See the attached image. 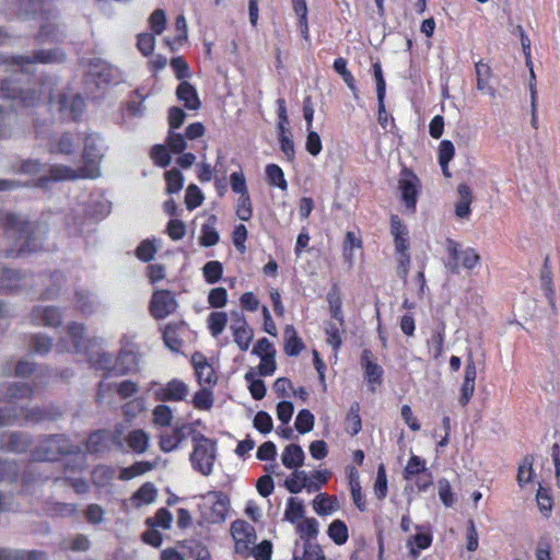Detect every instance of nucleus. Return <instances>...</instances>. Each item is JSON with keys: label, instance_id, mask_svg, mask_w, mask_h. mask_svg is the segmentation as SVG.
Wrapping results in <instances>:
<instances>
[{"label": "nucleus", "instance_id": "obj_1", "mask_svg": "<svg viewBox=\"0 0 560 560\" xmlns=\"http://www.w3.org/2000/svg\"><path fill=\"white\" fill-rule=\"evenodd\" d=\"M101 141V138L97 137ZM94 142L96 139L89 136L85 140V148L83 153L84 166L80 170H73L63 165H54L50 168V178L56 182L72 180L80 177L94 178L101 175V160L102 155L96 153Z\"/></svg>", "mask_w": 560, "mask_h": 560}, {"label": "nucleus", "instance_id": "obj_2", "mask_svg": "<svg viewBox=\"0 0 560 560\" xmlns=\"http://www.w3.org/2000/svg\"><path fill=\"white\" fill-rule=\"evenodd\" d=\"M192 452L189 460L191 467L202 476L212 474L217 457V441L201 432L191 430Z\"/></svg>", "mask_w": 560, "mask_h": 560}, {"label": "nucleus", "instance_id": "obj_3", "mask_svg": "<svg viewBox=\"0 0 560 560\" xmlns=\"http://www.w3.org/2000/svg\"><path fill=\"white\" fill-rule=\"evenodd\" d=\"M0 225L4 229L9 240L14 242L11 253H24L34 249L31 245L32 225L25 219L10 212L0 211Z\"/></svg>", "mask_w": 560, "mask_h": 560}, {"label": "nucleus", "instance_id": "obj_4", "mask_svg": "<svg viewBox=\"0 0 560 560\" xmlns=\"http://www.w3.org/2000/svg\"><path fill=\"white\" fill-rule=\"evenodd\" d=\"M445 250L447 254V261L445 268L453 275H458L460 267L466 270H472L480 265L481 258L476 249L467 247L462 249L460 243L447 237L445 241Z\"/></svg>", "mask_w": 560, "mask_h": 560}, {"label": "nucleus", "instance_id": "obj_5", "mask_svg": "<svg viewBox=\"0 0 560 560\" xmlns=\"http://www.w3.org/2000/svg\"><path fill=\"white\" fill-rule=\"evenodd\" d=\"M390 234L394 238L395 250L397 254V271L400 277H407L410 266L409 254V231L406 224L397 214H392Z\"/></svg>", "mask_w": 560, "mask_h": 560}, {"label": "nucleus", "instance_id": "obj_6", "mask_svg": "<svg viewBox=\"0 0 560 560\" xmlns=\"http://www.w3.org/2000/svg\"><path fill=\"white\" fill-rule=\"evenodd\" d=\"M141 354L135 345L120 348L114 360L107 358V377L136 374L140 371Z\"/></svg>", "mask_w": 560, "mask_h": 560}, {"label": "nucleus", "instance_id": "obj_7", "mask_svg": "<svg viewBox=\"0 0 560 560\" xmlns=\"http://www.w3.org/2000/svg\"><path fill=\"white\" fill-rule=\"evenodd\" d=\"M51 110L59 115L63 121H77L82 115L85 104L80 94L60 92L50 101Z\"/></svg>", "mask_w": 560, "mask_h": 560}, {"label": "nucleus", "instance_id": "obj_8", "mask_svg": "<svg viewBox=\"0 0 560 560\" xmlns=\"http://www.w3.org/2000/svg\"><path fill=\"white\" fill-rule=\"evenodd\" d=\"M404 479L415 480L420 491L428 490L433 483V475L427 468V462L418 455L411 454L402 471Z\"/></svg>", "mask_w": 560, "mask_h": 560}, {"label": "nucleus", "instance_id": "obj_9", "mask_svg": "<svg viewBox=\"0 0 560 560\" xmlns=\"http://www.w3.org/2000/svg\"><path fill=\"white\" fill-rule=\"evenodd\" d=\"M73 452L70 441L63 435L49 436L33 452L34 460H55L61 454Z\"/></svg>", "mask_w": 560, "mask_h": 560}, {"label": "nucleus", "instance_id": "obj_10", "mask_svg": "<svg viewBox=\"0 0 560 560\" xmlns=\"http://www.w3.org/2000/svg\"><path fill=\"white\" fill-rule=\"evenodd\" d=\"M398 189L400 191L401 202L406 209L410 213H415L421 189L419 177L411 170L405 167L401 172V178L398 182Z\"/></svg>", "mask_w": 560, "mask_h": 560}, {"label": "nucleus", "instance_id": "obj_11", "mask_svg": "<svg viewBox=\"0 0 560 560\" xmlns=\"http://www.w3.org/2000/svg\"><path fill=\"white\" fill-rule=\"evenodd\" d=\"M67 335L72 343V349L75 352H85L89 357V361L93 365L102 366L101 359H94V348H101V345L97 343L95 340H92L90 338H85L84 336V328L83 326L72 323L67 328Z\"/></svg>", "mask_w": 560, "mask_h": 560}, {"label": "nucleus", "instance_id": "obj_12", "mask_svg": "<svg viewBox=\"0 0 560 560\" xmlns=\"http://www.w3.org/2000/svg\"><path fill=\"white\" fill-rule=\"evenodd\" d=\"M177 307L178 303L172 291L161 289L153 292L149 306L153 318L158 320L164 319L175 313Z\"/></svg>", "mask_w": 560, "mask_h": 560}, {"label": "nucleus", "instance_id": "obj_13", "mask_svg": "<svg viewBox=\"0 0 560 560\" xmlns=\"http://www.w3.org/2000/svg\"><path fill=\"white\" fill-rule=\"evenodd\" d=\"M190 329L186 322L176 320L167 323L162 331L164 345L173 352H179Z\"/></svg>", "mask_w": 560, "mask_h": 560}, {"label": "nucleus", "instance_id": "obj_14", "mask_svg": "<svg viewBox=\"0 0 560 560\" xmlns=\"http://www.w3.org/2000/svg\"><path fill=\"white\" fill-rule=\"evenodd\" d=\"M191 365L199 385L213 387L218 382L217 373L208 358L201 352L191 355Z\"/></svg>", "mask_w": 560, "mask_h": 560}, {"label": "nucleus", "instance_id": "obj_15", "mask_svg": "<svg viewBox=\"0 0 560 560\" xmlns=\"http://www.w3.org/2000/svg\"><path fill=\"white\" fill-rule=\"evenodd\" d=\"M189 388L185 382L173 378L166 384L160 386L154 392V398L158 401H183L188 396Z\"/></svg>", "mask_w": 560, "mask_h": 560}, {"label": "nucleus", "instance_id": "obj_16", "mask_svg": "<svg viewBox=\"0 0 560 560\" xmlns=\"http://www.w3.org/2000/svg\"><path fill=\"white\" fill-rule=\"evenodd\" d=\"M231 535L235 542V551L241 555L249 550V545L256 537L254 528L243 520H236L231 524Z\"/></svg>", "mask_w": 560, "mask_h": 560}, {"label": "nucleus", "instance_id": "obj_17", "mask_svg": "<svg viewBox=\"0 0 560 560\" xmlns=\"http://www.w3.org/2000/svg\"><path fill=\"white\" fill-rule=\"evenodd\" d=\"M191 430L189 424L183 423L175 425L170 432L161 433L159 436L161 451L164 453L175 451L187 439V432L191 434Z\"/></svg>", "mask_w": 560, "mask_h": 560}, {"label": "nucleus", "instance_id": "obj_18", "mask_svg": "<svg viewBox=\"0 0 560 560\" xmlns=\"http://www.w3.org/2000/svg\"><path fill=\"white\" fill-rule=\"evenodd\" d=\"M361 366L364 371V378L372 385L371 390L374 392L373 385H381L383 382L384 371L380 364L373 361V353L369 349H364L361 354Z\"/></svg>", "mask_w": 560, "mask_h": 560}, {"label": "nucleus", "instance_id": "obj_19", "mask_svg": "<svg viewBox=\"0 0 560 560\" xmlns=\"http://www.w3.org/2000/svg\"><path fill=\"white\" fill-rule=\"evenodd\" d=\"M459 199L455 202L454 213L460 220H469L471 215V203L474 201L472 190L466 183L457 186Z\"/></svg>", "mask_w": 560, "mask_h": 560}, {"label": "nucleus", "instance_id": "obj_20", "mask_svg": "<svg viewBox=\"0 0 560 560\" xmlns=\"http://www.w3.org/2000/svg\"><path fill=\"white\" fill-rule=\"evenodd\" d=\"M62 54L58 50H39L32 57L18 56L13 58L15 65L20 66L22 70H26L31 63H50L60 61Z\"/></svg>", "mask_w": 560, "mask_h": 560}, {"label": "nucleus", "instance_id": "obj_21", "mask_svg": "<svg viewBox=\"0 0 560 560\" xmlns=\"http://www.w3.org/2000/svg\"><path fill=\"white\" fill-rule=\"evenodd\" d=\"M212 495L214 500L210 506L208 521L212 524H220L226 520L230 500L229 497L221 491L212 492Z\"/></svg>", "mask_w": 560, "mask_h": 560}, {"label": "nucleus", "instance_id": "obj_22", "mask_svg": "<svg viewBox=\"0 0 560 560\" xmlns=\"http://www.w3.org/2000/svg\"><path fill=\"white\" fill-rule=\"evenodd\" d=\"M176 97L189 110H197L201 106L196 88L188 81H182L177 85Z\"/></svg>", "mask_w": 560, "mask_h": 560}, {"label": "nucleus", "instance_id": "obj_23", "mask_svg": "<svg viewBox=\"0 0 560 560\" xmlns=\"http://www.w3.org/2000/svg\"><path fill=\"white\" fill-rule=\"evenodd\" d=\"M32 322L36 325L49 327L58 326L61 323V315L51 306H38L32 311Z\"/></svg>", "mask_w": 560, "mask_h": 560}, {"label": "nucleus", "instance_id": "obj_24", "mask_svg": "<svg viewBox=\"0 0 560 560\" xmlns=\"http://www.w3.org/2000/svg\"><path fill=\"white\" fill-rule=\"evenodd\" d=\"M446 325L441 322L432 330L431 337L427 340L429 353L434 360L442 358L444 353Z\"/></svg>", "mask_w": 560, "mask_h": 560}, {"label": "nucleus", "instance_id": "obj_25", "mask_svg": "<svg viewBox=\"0 0 560 560\" xmlns=\"http://www.w3.org/2000/svg\"><path fill=\"white\" fill-rule=\"evenodd\" d=\"M475 71L477 78V90L487 93L491 96L495 95V90L490 85V79L493 75V71L488 62L479 60L475 63Z\"/></svg>", "mask_w": 560, "mask_h": 560}, {"label": "nucleus", "instance_id": "obj_26", "mask_svg": "<svg viewBox=\"0 0 560 560\" xmlns=\"http://www.w3.org/2000/svg\"><path fill=\"white\" fill-rule=\"evenodd\" d=\"M149 447V435L142 429L131 430L125 438V451L143 454Z\"/></svg>", "mask_w": 560, "mask_h": 560}, {"label": "nucleus", "instance_id": "obj_27", "mask_svg": "<svg viewBox=\"0 0 560 560\" xmlns=\"http://www.w3.org/2000/svg\"><path fill=\"white\" fill-rule=\"evenodd\" d=\"M304 451L298 444H289L284 447L281 460L284 467L289 469H298L304 463Z\"/></svg>", "mask_w": 560, "mask_h": 560}, {"label": "nucleus", "instance_id": "obj_28", "mask_svg": "<svg viewBox=\"0 0 560 560\" xmlns=\"http://www.w3.org/2000/svg\"><path fill=\"white\" fill-rule=\"evenodd\" d=\"M284 352L289 357L299 355L304 349V343L299 337L293 325H287L284 328Z\"/></svg>", "mask_w": 560, "mask_h": 560}, {"label": "nucleus", "instance_id": "obj_29", "mask_svg": "<svg viewBox=\"0 0 560 560\" xmlns=\"http://www.w3.org/2000/svg\"><path fill=\"white\" fill-rule=\"evenodd\" d=\"M0 94L4 98H12V100L19 98L21 104L24 106H32L35 104V102L37 100H39V95L34 91L30 92V91L19 90V92L16 94V90L15 89L11 90L8 86V83H1Z\"/></svg>", "mask_w": 560, "mask_h": 560}, {"label": "nucleus", "instance_id": "obj_30", "mask_svg": "<svg viewBox=\"0 0 560 560\" xmlns=\"http://www.w3.org/2000/svg\"><path fill=\"white\" fill-rule=\"evenodd\" d=\"M296 533L300 539L303 541V545L314 544L313 540L316 539L319 533L317 520L314 517L304 518L298 524Z\"/></svg>", "mask_w": 560, "mask_h": 560}, {"label": "nucleus", "instance_id": "obj_31", "mask_svg": "<svg viewBox=\"0 0 560 560\" xmlns=\"http://www.w3.org/2000/svg\"><path fill=\"white\" fill-rule=\"evenodd\" d=\"M455 155V147L451 140H442L439 145L438 160L441 166L442 173L446 178L452 177V173L448 168V163Z\"/></svg>", "mask_w": 560, "mask_h": 560}, {"label": "nucleus", "instance_id": "obj_32", "mask_svg": "<svg viewBox=\"0 0 560 560\" xmlns=\"http://www.w3.org/2000/svg\"><path fill=\"white\" fill-rule=\"evenodd\" d=\"M233 337L235 343L242 351H246L254 338V331L246 323L245 318H242L241 324L233 327Z\"/></svg>", "mask_w": 560, "mask_h": 560}, {"label": "nucleus", "instance_id": "obj_33", "mask_svg": "<svg viewBox=\"0 0 560 560\" xmlns=\"http://www.w3.org/2000/svg\"><path fill=\"white\" fill-rule=\"evenodd\" d=\"M345 430L351 436L357 435L362 430L360 404L358 401L352 402L347 412L345 420Z\"/></svg>", "mask_w": 560, "mask_h": 560}, {"label": "nucleus", "instance_id": "obj_34", "mask_svg": "<svg viewBox=\"0 0 560 560\" xmlns=\"http://www.w3.org/2000/svg\"><path fill=\"white\" fill-rule=\"evenodd\" d=\"M362 246L363 242L361 236L353 231H348L342 243V256L345 261L351 265L353 260V249H360Z\"/></svg>", "mask_w": 560, "mask_h": 560}, {"label": "nucleus", "instance_id": "obj_35", "mask_svg": "<svg viewBox=\"0 0 560 560\" xmlns=\"http://www.w3.org/2000/svg\"><path fill=\"white\" fill-rule=\"evenodd\" d=\"M153 464L148 460L136 462L129 467H124L120 469L118 478L120 480H130L135 477L141 476L153 469Z\"/></svg>", "mask_w": 560, "mask_h": 560}, {"label": "nucleus", "instance_id": "obj_36", "mask_svg": "<svg viewBox=\"0 0 560 560\" xmlns=\"http://www.w3.org/2000/svg\"><path fill=\"white\" fill-rule=\"evenodd\" d=\"M266 177L270 186L278 187L282 191L288 190V182L282 168L278 164H268L266 166Z\"/></svg>", "mask_w": 560, "mask_h": 560}, {"label": "nucleus", "instance_id": "obj_37", "mask_svg": "<svg viewBox=\"0 0 560 560\" xmlns=\"http://www.w3.org/2000/svg\"><path fill=\"white\" fill-rule=\"evenodd\" d=\"M327 534L338 546L346 544L349 538L348 527L341 520H334L328 526Z\"/></svg>", "mask_w": 560, "mask_h": 560}, {"label": "nucleus", "instance_id": "obj_38", "mask_svg": "<svg viewBox=\"0 0 560 560\" xmlns=\"http://www.w3.org/2000/svg\"><path fill=\"white\" fill-rule=\"evenodd\" d=\"M228 322L229 317L225 312H211L207 319L210 334L213 337H219L224 331Z\"/></svg>", "mask_w": 560, "mask_h": 560}, {"label": "nucleus", "instance_id": "obj_39", "mask_svg": "<svg viewBox=\"0 0 560 560\" xmlns=\"http://www.w3.org/2000/svg\"><path fill=\"white\" fill-rule=\"evenodd\" d=\"M308 476L304 470H296L285 479L284 486L291 493H300L303 489L307 490Z\"/></svg>", "mask_w": 560, "mask_h": 560}, {"label": "nucleus", "instance_id": "obj_40", "mask_svg": "<svg viewBox=\"0 0 560 560\" xmlns=\"http://www.w3.org/2000/svg\"><path fill=\"white\" fill-rule=\"evenodd\" d=\"M432 540L433 537L430 530L427 533H417L408 540L410 555L418 557L420 550L428 549L432 545Z\"/></svg>", "mask_w": 560, "mask_h": 560}, {"label": "nucleus", "instance_id": "obj_41", "mask_svg": "<svg viewBox=\"0 0 560 560\" xmlns=\"http://www.w3.org/2000/svg\"><path fill=\"white\" fill-rule=\"evenodd\" d=\"M337 500L326 493H319L313 501V508L318 515H328L336 510Z\"/></svg>", "mask_w": 560, "mask_h": 560}, {"label": "nucleus", "instance_id": "obj_42", "mask_svg": "<svg viewBox=\"0 0 560 560\" xmlns=\"http://www.w3.org/2000/svg\"><path fill=\"white\" fill-rule=\"evenodd\" d=\"M0 560H46V555L42 551H24L0 549Z\"/></svg>", "mask_w": 560, "mask_h": 560}, {"label": "nucleus", "instance_id": "obj_43", "mask_svg": "<svg viewBox=\"0 0 560 560\" xmlns=\"http://www.w3.org/2000/svg\"><path fill=\"white\" fill-rule=\"evenodd\" d=\"M166 183V192L172 195L182 190L184 186V176L177 168L166 171L164 174Z\"/></svg>", "mask_w": 560, "mask_h": 560}, {"label": "nucleus", "instance_id": "obj_44", "mask_svg": "<svg viewBox=\"0 0 560 560\" xmlns=\"http://www.w3.org/2000/svg\"><path fill=\"white\" fill-rule=\"evenodd\" d=\"M205 281L209 284L217 283L223 275V266L218 260H210L202 267Z\"/></svg>", "mask_w": 560, "mask_h": 560}, {"label": "nucleus", "instance_id": "obj_45", "mask_svg": "<svg viewBox=\"0 0 560 560\" xmlns=\"http://www.w3.org/2000/svg\"><path fill=\"white\" fill-rule=\"evenodd\" d=\"M375 497L378 500H384L388 492V482L386 468L384 464H380L376 471V479L373 486Z\"/></svg>", "mask_w": 560, "mask_h": 560}, {"label": "nucleus", "instance_id": "obj_46", "mask_svg": "<svg viewBox=\"0 0 560 560\" xmlns=\"http://www.w3.org/2000/svg\"><path fill=\"white\" fill-rule=\"evenodd\" d=\"M305 508L301 501L296 498H290L287 503L284 511V518L290 523H296V521L304 517Z\"/></svg>", "mask_w": 560, "mask_h": 560}, {"label": "nucleus", "instance_id": "obj_47", "mask_svg": "<svg viewBox=\"0 0 560 560\" xmlns=\"http://www.w3.org/2000/svg\"><path fill=\"white\" fill-rule=\"evenodd\" d=\"M172 522H173V515L165 508H160L155 512L153 517H149L147 520V524L150 527H161L163 529H168L172 525Z\"/></svg>", "mask_w": 560, "mask_h": 560}, {"label": "nucleus", "instance_id": "obj_48", "mask_svg": "<svg viewBox=\"0 0 560 560\" xmlns=\"http://www.w3.org/2000/svg\"><path fill=\"white\" fill-rule=\"evenodd\" d=\"M534 458L530 455H527L523 458L522 463L518 466L517 471V482L521 487L525 486L526 483L530 482L534 477V469H533Z\"/></svg>", "mask_w": 560, "mask_h": 560}, {"label": "nucleus", "instance_id": "obj_49", "mask_svg": "<svg viewBox=\"0 0 560 560\" xmlns=\"http://www.w3.org/2000/svg\"><path fill=\"white\" fill-rule=\"evenodd\" d=\"M171 151L165 144H155L151 148L150 156L154 164L160 167H166L171 163Z\"/></svg>", "mask_w": 560, "mask_h": 560}, {"label": "nucleus", "instance_id": "obj_50", "mask_svg": "<svg viewBox=\"0 0 560 560\" xmlns=\"http://www.w3.org/2000/svg\"><path fill=\"white\" fill-rule=\"evenodd\" d=\"M343 327L340 324L328 323L325 328V334L327 336V342L332 347L335 351H338L342 345V332Z\"/></svg>", "mask_w": 560, "mask_h": 560}, {"label": "nucleus", "instance_id": "obj_51", "mask_svg": "<svg viewBox=\"0 0 560 560\" xmlns=\"http://www.w3.org/2000/svg\"><path fill=\"white\" fill-rule=\"evenodd\" d=\"M186 139L185 135L183 136L176 131L168 130L165 143L172 153L179 154L187 148Z\"/></svg>", "mask_w": 560, "mask_h": 560}, {"label": "nucleus", "instance_id": "obj_52", "mask_svg": "<svg viewBox=\"0 0 560 560\" xmlns=\"http://www.w3.org/2000/svg\"><path fill=\"white\" fill-rule=\"evenodd\" d=\"M220 235L213 224L205 223L201 225L199 244L203 247H211L218 244Z\"/></svg>", "mask_w": 560, "mask_h": 560}, {"label": "nucleus", "instance_id": "obj_53", "mask_svg": "<svg viewBox=\"0 0 560 560\" xmlns=\"http://www.w3.org/2000/svg\"><path fill=\"white\" fill-rule=\"evenodd\" d=\"M192 405L198 410H209L213 406V395L210 387H202L192 397Z\"/></svg>", "mask_w": 560, "mask_h": 560}, {"label": "nucleus", "instance_id": "obj_54", "mask_svg": "<svg viewBox=\"0 0 560 560\" xmlns=\"http://www.w3.org/2000/svg\"><path fill=\"white\" fill-rule=\"evenodd\" d=\"M277 116H278V122H277L278 135L290 133V129H289L290 121H289V116H288L287 102L284 98L277 100Z\"/></svg>", "mask_w": 560, "mask_h": 560}, {"label": "nucleus", "instance_id": "obj_55", "mask_svg": "<svg viewBox=\"0 0 560 560\" xmlns=\"http://www.w3.org/2000/svg\"><path fill=\"white\" fill-rule=\"evenodd\" d=\"M156 252L158 248L154 244V241L147 238L140 242V244L136 248L135 254L139 260L143 262H149L154 258Z\"/></svg>", "mask_w": 560, "mask_h": 560}, {"label": "nucleus", "instance_id": "obj_56", "mask_svg": "<svg viewBox=\"0 0 560 560\" xmlns=\"http://www.w3.org/2000/svg\"><path fill=\"white\" fill-rule=\"evenodd\" d=\"M114 388L121 399H127L139 392V385L130 380H125L113 385H107V389Z\"/></svg>", "mask_w": 560, "mask_h": 560}, {"label": "nucleus", "instance_id": "obj_57", "mask_svg": "<svg viewBox=\"0 0 560 560\" xmlns=\"http://www.w3.org/2000/svg\"><path fill=\"white\" fill-rule=\"evenodd\" d=\"M294 427L296 431L301 434H305L312 431L314 428L313 413L307 409H302L301 411H299L294 421Z\"/></svg>", "mask_w": 560, "mask_h": 560}, {"label": "nucleus", "instance_id": "obj_58", "mask_svg": "<svg viewBox=\"0 0 560 560\" xmlns=\"http://www.w3.org/2000/svg\"><path fill=\"white\" fill-rule=\"evenodd\" d=\"M173 419V411L167 405H158L152 411L153 423L160 427H168Z\"/></svg>", "mask_w": 560, "mask_h": 560}, {"label": "nucleus", "instance_id": "obj_59", "mask_svg": "<svg viewBox=\"0 0 560 560\" xmlns=\"http://www.w3.org/2000/svg\"><path fill=\"white\" fill-rule=\"evenodd\" d=\"M248 389L255 400H261L266 396V385L262 380L255 378L252 372L245 374Z\"/></svg>", "mask_w": 560, "mask_h": 560}, {"label": "nucleus", "instance_id": "obj_60", "mask_svg": "<svg viewBox=\"0 0 560 560\" xmlns=\"http://www.w3.org/2000/svg\"><path fill=\"white\" fill-rule=\"evenodd\" d=\"M20 280L21 276L19 272L10 269H2L0 271V287L5 290H16L20 289Z\"/></svg>", "mask_w": 560, "mask_h": 560}, {"label": "nucleus", "instance_id": "obj_61", "mask_svg": "<svg viewBox=\"0 0 560 560\" xmlns=\"http://www.w3.org/2000/svg\"><path fill=\"white\" fill-rule=\"evenodd\" d=\"M122 413L127 421H131L145 409L143 398H135L125 402L121 407Z\"/></svg>", "mask_w": 560, "mask_h": 560}, {"label": "nucleus", "instance_id": "obj_62", "mask_svg": "<svg viewBox=\"0 0 560 560\" xmlns=\"http://www.w3.org/2000/svg\"><path fill=\"white\" fill-rule=\"evenodd\" d=\"M203 195L197 185L190 184L185 194V205L188 210H194L203 202Z\"/></svg>", "mask_w": 560, "mask_h": 560}, {"label": "nucleus", "instance_id": "obj_63", "mask_svg": "<svg viewBox=\"0 0 560 560\" xmlns=\"http://www.w3.org/2000/svg\"><path fill=\"white\" fill-rule=\"evenodd\" d=\"M303 555H293V560H325V555L318 544L303 545Z\"/></svg>", "mask_w": 560, "mask_h": 560}, {"label": "nucleus", "instance_id": "obj_64", "mask_svg": "<svg viewBox=\"0 0 560 560\" xmlns=\"http://www.w3.org/2000/svg\"><path fill=\"white\" fill-rule=\"evenodd\" d=\"M187 557L192 560H211L209 549L200 541L189 544Z\"/></svg>", "mask_w": 560, "mask_h": 560}]
</instances>
